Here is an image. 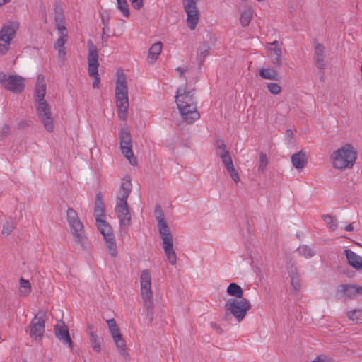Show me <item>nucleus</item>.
<instances>
[{"instance_id":"nucleus-1","label":"nucleus","mask_w":362,"mask_h":362,"mask_svg":"<svg viewBox=\"0 0 362 362\" xmlns=\"http://www.w3.org/2000/svg\"><path fill=\"white\" fill-rule=\"evenodd\" d=\"M175 98L180 117L184 122L192 124L199 119L197 101L192 89L187 86H180L177 89Z\"/></svg>"},{"instance_id":"nucleus-2","label":"nucleus","mask_w":362,"mask_h":362,"mask_svg":"<svg viewBox=\"0 0 362 362\" xmlns=\"http://www.w3.org/2000/svg\"><path fill=\"white\" fill-rule=\"evenodd\" d=\"M158 221V232L162 240L163 248L167 259L172 265H175L177 256L173 248V238L170 227L168 226L164 214L160 211L159 215L156 217Z\"/></svg>"},{"instance_id":"nucleus-3","label":"nucleus","mask_w":362,"mask_h":362,"mask_svg":"<svg viewBox=\"0 0 362 362\" xmlns=\"http://www.w3.org/2000/svg\"><path fill=\"white\" fill-rule=\"evenodd\" d=\"M356 158L357 152L351 144H346L331 154L334 168L341 170L351 168Z\"/></svg>"},{"instance_id":"nucleus-4","label":"nucleus","mask_w":362,"mask_h":362,"mask_svg":"<svg viewBox=\"0 0 362 362\" xmlns=\"http://www.w3.org/2000/svg\"><path fill=\"white\" fill-rule=\"evenodd\" d=\"M115 98L118 117L124 121L128 115L129 99L127 83L123 74L118 75L116 81Z\"/></svg>"},{"instance_id":"nucleus-5","label":"nucleus","mask_w":362,"mask_h":362,"mask_svg":"<svg viewBox=\"0 0 362 362\" xmlns=\"http://www.w3.org/2000/svg\"><path fill=\"white\" fill-rule=\"evenodd\" d=\"M140 284L143 305L148 318L151 321L153 318L154 303L151 289V276L149 270L146 269L142 271L140 276Z\"/></svg>"},{"instance_id":"nucleus-6","label":"nucleus","mask_w":362,"mask_h":362,"mask_svg":"<svg viewBox=\"0 0 362 362\" xmlns=\"http://www.w3.org/2000/svg\"><path fill=\"white\" fill-rule=\"evenodd\" d=\"M251 304L246 298H230L225 305L226 313L223 316L226 321H228L231 315L235 317L238 322H240L246 316L247 313L251 309Z\"/></svg>"},{"instance_id":"nucleus-7","label":"nucleus","mask_w":362,"mask_h":362,"mask_svg":"<svg viewBox=\"0 0 362 362\" xmlns=\"http://www.w3.org/2000/svg\"><path fill=\"white\" fill-rule=\"evenodd\" d=\"M88 47V75L93 78V88L98 89L100 84V78L98 74V52L97 47L94 45L91 40L87 42Z\"/></svg>"},{"instance_id":"nucleus-8","label":"nucleus","mask_w":362,"mask_h":362,"mask_svg":"<svg viewBox=\"0 0 362 362\" xmlns=\"http://www.w3.org/2000/svg\"><path fill=\"white\" fill-rule=\"evenodd\" d=\"M66 218L75 241L83 245L86 239L84 228L77 212L72 208H69L66 211Z\"/></svg>"},{"instance_id":"nucleus-9","label":"nucleus","mask_w":362,"mask_h":362,"mask_svg":"<svg viewBox=\"0 0 362 362\" xmlns=\"http://www.w3.org/2000/svg\"><path fill=\"white\" fill-rule=\"evenodd\" d=\"M96 225L98 230L103 235L105 247L112 257L117 255V247L112 228L110 225L103 220H98Z\"/></svg>"},{"instance_id":"nucleus-10","label":"nucleus","mask_w":362,"mask_h":362,"mask_svg":"<svg viewBox=\"0 0 362 362\" xmlns=\"http://www.w3.org/2000/svg\"><path fill=\"white\" fill-rule=\"evenodd\" d=\"M18 23L10 21L4 24L0 30V55L6 54L8 49L11 41L15 37Z\"/></svg>"},{"instance_id":"nucleus-11","label":"nucleus","mask_w":362,"mask_h":362,"mask_svg":"<svg viewBox=\"0 0 362 362\" xmlns=\"http://www.w3.org/2000/svg\"><path fill=\"white\" fill-rule=\"evenodd\" d=\"M115 213L119 221V231L121 235H126L131 226V209L127 203H116Z\"/></svg>"},{"instance_id":"nucleus-12","label":"nucleus","mask_w":362,"mask_h":362,"mask_svg":"<svg viewBox=\"0 0 362 362\" xmlns=\"http://www.w3.org/2000/svg\"><path fill=\"white\" fill-rule=\"evenodd\" d=\"M0 85L14 93H20L24 90V78L18 75H6L0 72Z\"/></svg>"},{"instance_id":"nucleus-13","label":"nucleus","mask_w":362,"mask_h":362,"mask_svg":"<svg viewBox=\"0 0 362 362\" xmlns=\"http://www.w3.org/2000/svg\"><path fill=\"white\" fill-rule=\"evenodd\" d=\"M120 148L123 156L132 165L137 164L136 158L132 151V136L127 129H122L119 132Z\"/></svg>"},{"instance_id":"nucleus-14","label":"nucleus","mask_w":362,"mask_h":362,"mask_svg":"<svg viewBox=\"0 0 362 362\" xmlns=\"http://www.w3.org/2000/svg\"><path fill=\"white\" fill-rule=\"evenodd\" d=\"M36 110L44 127L48 132H52L54 130V124L49 105L47 101L38 102L36 105Z\"/></svg>"},{"instance_id":"nucleus-15","label":"nucleus","mask_w":362,"mask_h":362,"mask_svg":"<svg viewBox=\"0 0 362 362\" xmlns=\"http://www.w3.org/2000/svg\"><path fill=\"white\" fill-rule=\"evenodd\" d=\"M184 10L187 15V23L190 30H194L199 20V11L195 0H182Z\"/></svg>"},{"instance_id":"nucleus-16","label":"nucleus","mask_w":362,"mask_h":362,"mask_svg":"<svg viewBox=\"0 0 362 362\" xmlns=\"http://www.w3.org/2000/svg\"><path fill=\"white\" fill-rule=\"evenodd\" d=\"M281 47L282 42L278 40L268 42L266 45L268 57L271 60V62L279 68L282 65Z\"/></svg>"},{"instance_id":"nucleus-17","label":"nucleus","mask_w":362,"mask_h":362,"mask_svg":"<svg viewBox=\"0 0 362 362\" xmlns=\"http://www.w3.org/2000/svg\"><path fill=\"white\" fill-rule=\"evenodd\" d=\"M30 337L35 339H40L45 332V320L42 317L36 315L30 322Z\"/></svg>"},{"instance_id":"nucleus-18","label":"nucleus","mask_w":362,"mask_h":362,"mask_svg":"<svg viewBox=\"0 0 362 362\" xmlns=\"http://www.w3.org/2000/svg\"><path fill=\"white\" fill-rule=\"evenodd\" d=\"M54 334L64 344L67 345L71 349H73V341L70 337L69 329L62 320L58 321L54 325Z\"/></svg>"},{"instance_id":"nucleus-19","label":"nucleus","mask_w":362,"mask_h":362,"mask_svg":"<svg viewBox=\"0 0 362 362\" xmlns=\"http://www.w3.org/2000/svg\"><path fill=\"white\" fill-rule=\"evenodd\" d=\"M107 324L112 337L117 349L121 351H124L125 349V342L115 320L114 319L109 320H107Z\"/></svg>"},{"instance_id":"nucleus-20","label":"nucleus","mask_w":362,"mask_h":362,"mask_svg":"<svg viewBox=\"0 0 362 362\" xmlns=\"http://www.w3.org/2000/svg\"><path fill=\"white\" fill-rule=\"evenodd\" d=\"M131 189L132 184L130 179L129 177L124 178L119 187V195L117 197L116 203H127Z\"/></svg>"},{"instance_id":"nucleus-21","label":"nucleus","mask_w":362,"mask_h":362,"mask_svg":"<svg viewBox=\"0 0 362 362\" xmlns=\"http://www.w3.org/2000/svg\"><path fill=\"white\" fill-rule=\"evenodd\" d=\"M46 93V85L45 83L44 76L42 75H39L37 78V83L35 85V97L36 102H43L46 101L45 100V96Z\"/></svg>"},{"instance_id":"nucleus-22","label":"nucleus","mask_w":362,"mask_h":362,"mask_svg":"<svg viewBox=\"0 0 362 362\" xmlns=\"http://www.w3.org/2000/svg\"><path fill=\"white\" fill-rule=\"evenodd\" d=\"M94 214L95 221L103 220L105 218V204L101 194H97L95 201Z\"/></svg>"},{"instance_id":"nucleus-23","label":"nucleus","mask_w":362,"mask_h":362,"mask_svg":"<svg viewBox=\"0 0 362 362\" xmlns=\"http://www.w3.org/2000/svg\"><path fill=\"white\" fill-rule=\"evenodd\" d=\"M325 57V47L322 44L317 43L315 45V60L316 62V66L320 69H325L326 64L324 62Z\"/></svg>"},{"instance_id":"nucleus-24","label":"nucleus","mask_w":362,"mask_h":362,"mask_svg":"<svg viewBox=\"0 0 362 362\" xmlns=\"http://www.w3.org/2000/svg\"><path fill=\"white\" fill-rule=\"evenodd\" d=\"M345 255L349 264L356 269H362V257L351 250H346Z\"/></svg>"},{"instance_id":"nucleus-25","label":"nucleus","mask_w":362,"mask_h":362,"mask_svg":"<svg viewBox=\"0 0 362 362\" xmlns=\"http://www.w3.org/2000/svg\"><path fill=\"white\" fill-rule=\"evenodd\" d=\"M293 165L298 170L303 169L307 164L306 154L303 151L294 153L291 156Z\"/></svg>"},{"instance_id":"nucleus-26","label":"nucleus","mask_w":362,"mask_h":362,"mask_svg":"<svg viewBox=\"0 0 362 362\" xmlns=\"http://www.w3.org/2000/svg\"><path fill=\"white\" fill-rule=\"evenodd\" d=\"M93 329V325H89L88 326V329L89 330L90 335L89 344L90 346L93 348V349L98 353L101 351L100 339L98 336L96 332H95Z\"/></svg>"},{"instance_id":"nucleus-27","label":"nucleus","mask_w":362,"mask_h":362,"mask_svg":"<svg viewBox=\"0 0 362 362\" xmlns=\"http://www.w3.org/2000/svg\"><path fill=\"white\" fill-rule=\"evenodd\" d=\"M163 48V43L161 42H157L151 45L148 49V62L150 64H153L158 59Z\"/></svg>"},{"instance_id":"nucleus-28","label":"nucleus","mask_w":362,"mask_h":362,"mask_svg":"<svg viewBox=\"0 0 362 362\" xmlns=\"http://www.w3.org/2000/svg\"><path fill=\"white\" fill-rule=\"evenodd\" d=\"M337 293L340 298H351L355 296L354 285H340L337 288Z\"/></svg>"},{"instance_id":"nucleus-29","label":"nucleus","mask_w":362,"mask_h":362,"mask_svg":"<svg viewBox=\"0 0 362 362\" xmlns=\"http://www.w3.org/2000/svg\"><path fill=\"white\" fill-rule=\"evenodd\" d=\"M226 292L228 295L235 297V298H244V291L239 285L235 283H230L227 288Z\"/></svg>"},{"instance_id":"nucleus-30","label":"nucleus","mask_w":362,"mask_h":362,"mask_svg":"<svg viewBox=\"0 0 362 362\" xmlns=\"http://www.w3.org/2000/svg\"><path fill=\"white\" fill-rule=\"evenodd\" d=\"M253 16V10L251 7H247L240 13V23L243 27L247 26Z\"/></svg>"},{"instance_id":"nucleus-31","label":"nucleus","mask_w":362,"mask_h":362,"mask_svg":"<svg viewBox=\"0 0 362 362\" xmlns=\"http://www.w3.org/2000/svg\"><path fill=\"white\" fill-rule=\"evenodd\" d=\"M67 40L68 38L59 37L54 44V49L58 50L59 57L62 60L65 59L66 52L64 45L67 42Z\"/></svg>"},{"instance_id":"nucleus-32","label":"nucleus","mask_w":362,"mask_h":362,"mask_svg":"<svg viewBox=\"0 0 362 362\" xmlns=\"http://www.w3.org/2000/svg\"><path fill=\"white\" fill-rule=\"evenodd\" d=\"M259 76L264 79L277 80L278 72L274 69L263 68L259 70Z\"/></svg>"},{"instance_id":"nucleus-33","label":"nucleus","mask_w":362,"mask_h":362,"mask_svg":"<svg viewBox=\"0 0 362 362\" xmlns=\"http://www.w3.org/2000/svg\"><path fill=\"white\" fill-rule=\"evenodd\" d=\"M19 294L22 296H28L31 292V284L28 280L21 278L19 280Z\"/></svg>"},{"instance_id":"nucleus-34","label":"nucleus","mask_w":362,"mask_h":362,"mask_svg":"<svg viewBox=\"0 0 362 362\" xmlns=\"http://www.w3.org/2000/svg\"><path fill=\"white\" fill-rule=\"evenodd\" d=\"M55 24L65 23V18L63 9L59 4H55L54 6Z\"/></svg>"},{"instance_id":"nucleus-35","label":"nucleus","mask_w":362,"mask_h":362,"mask_svg":"<svg viewBox=\"0 0 362 362\" xmlns=\"http://www.w3.org/2000/svg\"><path fill=\"white\" fill-rule=\"evenodd\" d=\"M117 8L125 18H129L130 12L127 0H117Z\"/></svg>"},{"instance_id":"nucleus-36","label":"nucleus","mask_w":362,"mask_h":362,"mask_svg":"<svg viewBox=\"0 0 362 362\" xmlns=\"http://www.w3.org/2000/svg\"><path fill=\"white\" fill-rule=\"evenodd\" d=\"M297 252L305 258H310L315 254V252L308 245H300L297 249Z\"/></svg>"},{"instance_id":"nucleus-37","label":"nucleus","mask_w":362,"mask_h":362,"mask_svg":"<svg viewBox=\"0 0 362 362\" xmlns=\"http://www.w3.org/2000/svg\"><path fill=\"white\" fill-rule=\"evenodd\" d=\"M347 317L350 320L356 321V322H362V310L358 309L347 313Z\"/></svg>"},{"instance_id":"nucleus-38","label":"nucleus","mask_w":362,"mask_h":362,"mask_svg":"<svg viewBox=\"0 0 362 362\" xmlns=\"http://www.w3.org/2000/svg\"><path fill=\"white\" fill-rule=\"evenodd\" d=\"M268 163L269 160L267 155L264 153L261 152L259 153V163L258 165L259 172L264 173L268 165Z\"/></svg>"},{"instance_id":"nucleus-39","label":"nucleus","mask_w":362,"mask_h":362,"mask_svg":"<svg viewBox=\"0 0 362 362\" xmlns=\"http://www.w3.org/2000/svg\"><path fill=\"white\" fill-rule=\"evenodd\" d=\"M322 218L332 230H335L337 228V220L333 216L329 214L323 215Z\"/></svg>"},{"instance_id":"nucleus-40","label":"nucleus","mask_w":362,"mask_h":362,"mask_svg":"<svg viewBox=\"0 0 362 362\" xmlns=\"http://www.w3.org/2000/svg\"><path fill=\"white\" fill-rule=\"evenodd\" d=\"M15 228V223L11 219L10 221H7L4 225L3 226V228H2V234L4 235H8L11 234V233L12 232V230L14 229Z\"/></svg>"},{"instance_id":"nucleus-41","label":"nucleus","mask_w":362,"mask_h":362,"mask_svg":"<svg viewBox=\"0 0 362 362\" xmlns=\"http://www.w3.org/2000/svg\"><path fill=\"white\" fill-rule=\"evenodd\" d=\"M267 87L268 88V90L274 95H278L281 91V86L276 83H267Z\"/></svg>"},{"instance_id":"nucleus-42","label":"nucleus","mask_w":362,"mask_h":362,"mask_svg":"<svg viewBox=\"0 0 362 362\" xmlns=\"http://www.w3.org/2000/svg\"><path fill=\"white\" fill-rule=\"evenodd\" d=\"M55 25L59 35V37L68 38V31L65 26V23L55 24Z\"/></svg>"},{"instance_id":"nucleus-43","label":"nucleus","mask_w":362,"mask_h":362,"mask_svg":"<svg viewBox=\"0 0 362 362\" xmlns=\"http://www.w3.org/2000/svg\"><path fill=\"white\" fill-rule=\"evenodd\" d=\"M288 274L291 279L298 277V269L295 264H291L288 266Z\"/></svg>"},{"instance_id":"nucleus-44","label":"nucleus","mask_w":362,"mask_h":362,"mask_svg":"<svg viewBox=\"0 0 362 362\" xmlns=\"http://www.w3.org/2000/svg\"><path fill=\"white\" fill-rule=\"evenodd\" d=\"M291 284L295 292H299L301 289V281L299 277L291 279Z\"/></svg>"},{"instance_id":"nucleus-45","label":"nucleus","mask_w":362,"mask_h":362,"mask_svg":"<svg viewBox=\"0 0 362 362\" xmlns=\"http://www.w3.org/2000/svg\"><path fill=\"white\" fill-rule=\"evenodd\" d=\"M100 17L102 20V23L103 25H109L110 20V16L108 11H104L100 13Z\"/></svg>"},{"instance_id":"nucleus-46","label":"nucleus","mask_w":362,"mask_h":362,"mask_svg":"<svg viewBox=\"0 0 362 362\" xmlns=\"http://www.w3.org/2000/svg\"><path fill=\"white\" fill-rule=\"evenodd\" d=\"M11 132L10 126L4 124L0 130V137L5 138L8 136Z\"/></svg>"},{"instance_id":"nucleus-47","label":"nucleus","mask_w":362,"mask_h":362,"mask_svg":"<svg viewBox=\"0 0 362 362\" xmlns=\"http://www.w3.org/2000/svg\"><path fill=\"white\" fill-rule=\"evenodd\" d=\"M311 362H334V361L329 356L320 355Z\"/></svg>"},{"instance_id":"nucleus-48","label":"nucleus","mask_w":362,"mask_h":362,"mask_svg":"<svg viewBox=\"0 0 362 362\" xmlns=\"http://www.w3.org/2000/svg\"><path fill=\"white\" fill-rule=\"evenodd\" d=\"M216 148L218 151L224 150V151H228L226 149V145L225 144L223 140L218 139L216 142Z\"/></svg>"},{"instance_id":"nucleus-49","label":"nucleus","mask_w":362,"mask_h":362,"mask_svg":"<svg viewBox=\"0 0 362 362\" xmlns=\"http://www.w3.org/2000/svg\"><path fill=\"white\" fill-rule=\"evenodd\" d=\"M221 158L223 164L233 161L228 151H224L223 155H221Z\"/></svg>"},{"instance_id":"nucleus-50","label":"nucleus","mask_w":362,"mask_h":362,"mask_svg":"<svg viewBox=\"0 0 362 362\" xmlns=\"http://www.w3.org/2000/svg\"><path fill=\"white\" fill-rule=\"evenodd\" d=\"M228 173L235 182H238L240 181V177L235 168L230 170Z\"/></svg>"},{"instance_id":"nucleus-51","label":"nucleus","mask_w":362,"mask_h":362,"mask_svg":"<svg viewBox=\"0 0 362 362\" xmlns=\"http://www.w3.org/2000/svg\"><path fill=\"white\" fill-rule=\"evenodd\" d=\"M135 9H139L143 6V0H129Z\"/></svg>"},{"instance_id":"nucleus-52","label":"nucleus","mask_w":362,"mask_h":362,"mask_svg":"<svg viewBox=\"0 0 362 362\" xmlns=\"http://www.w3.org/2000/svg\"><path fill=\"white\" fill-rule=\"evenodd\" d=\"M209 49L210 48L209 45H204V47L200 52V55L202 57L203 59H204L208 55Z\"/></svg>"},{"instance_id":"nucleus-53","label":"nucleus","mask_w":362,"mask_h":362,"mask_svg":"<svg viewBox=\"0 0 362 362\" xmlns=\"http://www.w3.org/2000/svg\"><path fill=\"white\" fill-rule=\"evenodd\" d=\"M211 328H213L217 333L218 334H222L223 333V329L222 328L218 325H217L216 322H211Z\"/></svg>"},{"instance_id":"nucleus-54","label":"nucleus","mask_w":362,"mask_h":362,"mask_svg":"<svg viewBox=\"0 0 362 362\" xmlns=\"http://www.w3.org/2000/svg\"><path fill=\"white\" fill-rule=\"evenodd\" d=\"M103 35H105L107 37L109 36L108 33L110 31L109 25H103Z\"/></svg>"},{"instance_id":"nucleus-55","label":"nucleus","mask_w":362,"mask_h":362,"mask_svg":"<svg viewBox=\"0 0 362 362\" xmlns=\"http://www.w3.org/2000/svg\"><path fill=\"white\" fill-rule=\"evenodd\" d=\"M224 165L226 168L228 172H229L230 170H231L235 168L234 165H233V161L224 164Z\"/></svg>"},{"instance_id":"nucleus-56","label":"nucleus","mask_w":362,"mask_h":362,"mask_svg":"<svg viewBox=\"0 0 362 362\" xmlns=\"http://www.w3.org/2000/svg\"><path fill=\"white\" fill-rule=\"evenodd\" d=\"M355 296L357 294H362V286H356L354 285Z\"/></svg>"},{"instance_id":"nucleus-57","label":"nucleus","mask_w":362,"mask_h":362,"mask_svg":"<svg viewBox=\"0 0 362 362\" xmlns=\"http://www.w3.org/2000/svg\"><path fill=\"white\" fill-rule=\"evenodd\" d=\"M346 231H352L354 230V227L351 223L347 225L345 228Z\"/></svg>"},{"instance_id":"nucleus-58","label":"nucleus","mask_w":362,"mask_h":362,"mask_svg":"<svg viewBox=\"0 0 362 362\" xmlns=\"http://www.w3.org/2000/svg\"><path fill=\"white\" fill-rule=\"evenodd\" d=\"M286 134L287 137L291 138L293 136V132L291 129H288L286 132Z\"/></svg>"},{"instance_id":"nucleus-59","label":"nucleus","mask_w":362,"mask_h":362,"mask_svg":"<svg viewBox=\"0 0 362 362\" xmlns=\"http://www.w3.org/2000/svg\"><path fill=\"white\" fill-rule=\"evenodd\" d=\"M176 70L179 72L180 76H182L184 72L185 71V70L180 67L177 68Z\"/></svg>"},{"instance_id":"nucleus-60","label":"nucleus","mask_w":362,"mask_h":362,"mask_svg":"<svg viewBox=\"0 0 362 362\" xmlns=\"http://www.w3.org/2000/svg\"><path fill=\"white\" fill-rule=\"evenodd\" d=\"M11 0H0V6L10 1Z\"/></svg>"},{"instance_id":"nucleus-61","label":"nucleus","mask_w":362,"mask_h":362,"mask_svg":"<svg viewBox=\"0 0 362 362\" xmlns=\"http://www.w3.org/2000/svg\"><path fill=\"white\" fill-rule=\"evenodd\" d=\"M223 153H224V150L218 151V152H217L218 156H219L220 157H221V155H223Z\"/></svg>"},{"instance_id":"nucleus-62","label":"nucleus","mask_w":362,"mask_h":362,"mask_svg":"<svg viewBox=\"0 0 362 362\" xmlns=\"http://www.w3.org/2000/svg\"><path fill=\"white\" fill-rule=\"evenodd\" d=\"M243 1H246L247 0H242Z\"/></svg>"},{"instance_id":"nucleus-63","label":"nucleus","mask_w":362,"mask_h":362,"mask_svg":"<svg viewBox=\"0 0 362 362\" xmlns=\"http://www.w3.org/2000/svg\"><path fill=\"white\" fill-rule=\"evenodd\" d=\"M23 362H25V361H23Z\"/></svg>"}]
</instances>
